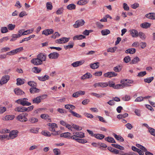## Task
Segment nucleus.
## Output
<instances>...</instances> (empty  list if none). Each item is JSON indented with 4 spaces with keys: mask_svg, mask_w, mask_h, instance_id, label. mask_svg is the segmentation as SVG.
<instances>
[{
    "mask_svg": "<svg viewBox=\"0 0 155 155\" xmlns=\"http://www.w3.org/2000/svg\"><path fill=\"white\" fill-rule=\"evenodd\" d=\"M31 62L33 64L36 65H38L42 64V62L40 59L38 57L36 58H33L31 60Z\"/></svg>",
    "mask_w": 155,
    "mask_h": 155,
    "instance_id": "6e6552de",
    "label": "nucleus"
},
{
    "mask_svg": "<svg viewBox=\"0 0 155 155\" xmlns=\"http://www.w3.org/2000/svg\"><path fill=\"white\" fill-rule=\"evenodd\" d=\"M54 155H60L61 154L60 151L59 149L55 148L53 150Z\"/></svg>",
    "mask_w": 155,
    "mask_h": 155,
    "instance_id": "864d4df0",
    "label": "nucleus"
},
{
    "mask_svg": "<svg viewBox=\"0 0 155 155\" xmlns=\"http://www.w3.org/2000/svg\"><path fill=\"white\" fill-rule=\"evenodd\" d=\"M104 140L105 141H106L108 142L112 143H116V141L114 139L111 137H105L104 138Z\"/></svg>",
    "mask_w": 155,
    "mask_h": 155,
    "instance_id": "cd10ccee",
    "label": "nucleus"
},
{
    "mask_svg": "<svg viewBox=\"0 0 155 155\" xmlns=\"http://www.w3.org/2000/svg\"><path fill=\"white\" fill-rule=\"evenodd\" d=\"M46 7L48 9L51 10L52 9V6L51 3L48 2L46 4Z\"/></svg>",
    "mask_w": 155,
    "mask_h": 155,
    "instance_id": "e2e57ef3",
    "label": "nucleus"
},
{
    "mask_svg": "<svg viewBox=\"0 0 155 155\" xmlns=\"http://www.w3.org/2000/svg\"><path fill=\"white\" fill-rule=\"evenodd\" d=\"M120 83L121 84H120L119 89H122L125 87H129L131 86L130 85L128 84V83L127 82H125L124 79L121 80Z\"/></svg>",
    "mask_w": 155,
    "mask_h": 155,
    "instance_id": "9d476101",
    "label": "nucleus"
},
{
    "mask_svg": "<svg viewBox=\"0 0 155 155\" xmlns=\"http://www.w3.org/2000/svg\"><path fill=\"white\" fill-rule=\"evenodd\" d=\"M128 115L127 113H125L124 114H119L117 115V117L118 119H122L127 117Z\"/></svg>",
    "mask_w": 155,
    "mask_h": 155,
    "instance_id": "a18cd8bd",
    "label": "nucleus"
},
{
    "mask_svg": "<svg viewBox=\"0 0 155 155\" xmlns=\"http://www.w3.org/2000/svg\"><path fill=\"white\" fill-rule=\"evenodd\" d=\"M8 31L7 28L6 27H2L1 28V32L2 33H4Z\"/></svg>",
    "mask_w": 155,
    "mask_h": 155,
    "instance_id": "69168bd1",
    "label": "nucleus"
},
{
    "mask_svg": "<svg viewBox=\"0 0 155 155\" xmlns=\"http://www.w3.org/2000/svg\"><path fill=\"white\" fill-rule=\"evenodd\" d=\"M10 130L7 129H4L0 131V133L2 134H5L9 133Z\"/></svg>",
    "mask_w": 155,
    "mask_h": 155,
    "instance_id": "0e129e2a",
    "label": "nucleus"
},
{
    "mask_svg": "<svg viewBox=\"0 0 155 155\" xmlns=\"http://www.w3.org/2000/svg\"><path fill=\"white\" fill-rule=\"evenodd\" d=\"M101 33L103 35H106L110 33V31L108 29H104L101 31Z\"/></svg>",
    "mask_w": 155,
    "mask_h": 155,
    "instance_id": "37998d69",
    "label": "nucleus"
},
{
    "mask_svg": "<svg viewBox=\"0 0 155 155\" xmlns=\"http://www.w3.org/2000/svg\"><path fill=\"white\" fill-rule=\"evenodd\" d=\"M15 118V116L13 115H8L6 116L4 120H11Z\"/></svg>",
    "mask_w": 155,
    "mask_h": 155,
    "instance_id": "ea45409f",
    "label": "nucleus"
},
{
    "mask_svg": "<svg viewBox=\"0 0 155 155\" xmlns=\"http://www.w3.org/2000/svg\"><path fill=\"white\" fill-rule=\"evenodd\" d=\"M75 140L78 143H84L87 142V140L84 139L78 138V139H76Z\"/></svg>",
    "mask_w": 155,
    "mask_h": 155,
    "instance_id": "603ef678",
    "label": "nucleus"
},
{
    "mask_svg": "<svg viewBox=\"0 0 155 155\" xmlns=\"http://www.w3.org/2000/svg\"><path fill=\"white\" fill-rule=\"evenodd\" d=\"M28 121L31 124H34L38 122V120L34 117H31L28 119Z\"/></svg>",
    "mask_w": 155,
    "mask_h": 155,
    "instance_id": "c756f323",
    "label": "nucleus"
},
{
    "mask_svg": "<svg viewBox=\"0 0 155 155\" xmlns=\"http://www.w3.org/2000/svg\"><path fill=\"white\" fill-rule=\"evenodd\" d=\"M60 36V35L58 32H55L51 36V38L55 39L57 38H58Z\"/></svg>",
    "mask_w": 155,
    "mask_h": 155,
    "instance_id": "680f3d73",
    "label": "nucleus"
},
{
    "mask_svg": "<svg viewBox=\"0 0 155 155\" xmlns=\"http://www.w3.org/2000/svg\"><path fill=\"white\" fill-rule=\"evenodd\" d=\"M41 134L43 135L46 136L50 137L51 136V134L48 131H42Z\"/></svg>",
    "mask_w": 155,
    "mask_h": 155,
    "instance_id": "6e6d98bb",
    "label": "nucleus"
},
{
    "mask_svg": "<svg viewBox=\"0 0 155 155\" xmlns=\"http://www.w3.org/2000/svg\"><path fill=\"white\" fill-rule=\"evenodd\" d=\"M149 132L150 134L153 136H155V130L151 127L149 128Z\"/></svg>",
    "mask_w": 155,
    "mask_h": 155,
    "instance_id": "8fccbe9b",
    "label": "nucleus"
},
{
    "mask_svg": "<svg viewBox=\"0 0 155 155\" xmlns=\"http://www.w3.org/2000/svg\"><path fill=\"white\" fill-rule=\"evenodd\" d=\"M73 135L71 136V139L76 140L78 139V137L82 138L84 137V133L81 132H77L73 133Z\"/></svg>",
    "mask_w": 155,
    "mask_h": 155,
    "instance_id": "f03ea898",
    "label": "nucleus"
},
{
    "mask_svg": "<svg viewBox=\"0 0 155 155\" xmlns=\"http://www.w3.org/2000/svg\"><path fill=\"white\" fill-rule=\"evenodd\" d=\"M70 38L63 37L56 40L55 42L58 44L65 43L68 42L70 40Z\"/></svg>",
    "mask_w": 155,
    "mask_h": 155,
    "instance_id": "423d86ee",
    "label": "nucleus"
},
{
    "mask_svg": "<svg viewBox=\"0 0 155 155\" xmlns=\"http://www.w3.org/2000/svg\"><path fill=\"white\" fill-rule=\"evenodd\" d=\"M99 66V63L98 62L94 63L93 64H91L90 65V67L92 69H96Z\"/></svg>",
    "mask_w": 155,
    "mask_h": 155,
    "instance_id": "a878e982",
    "label": "nucleus"
},
{
    "mask_svg": "<svg viewBox=\"0 0 155 155\" xmlns=\"http://www.w3.org/2000/svg\"><path fill=\"white\" fill-rule=\"evenodd\" d=\"M17 54L15 50H13L10 52L7 53L6 55H13Z\"/></svg>",
    "mask_w": 155,
    "mask_h": 155,
    "instance_id": "338daca9",
    "label": "nucleus"
},
{
    "mask_svg": "<svg viewBox=\"0 0 155 155\" xmlns=\"http://www.w3.org/2000/svg\"><path fill=\"white\" fill-rule=\"evenodd\" d=\"M72 127L77 130H81L82 128L81 127L79 126L76 124H72Z\"/></svg>",
    "mask_w": 155,
    "mask_h": 155,
    "instance_id": "3c124183",
    "label": "nucleus"
},
{
    "mask_svg": "<svg viewBox=\"0 0 155 155\" xmlns=\"http://www.w3.org/2000/svg\"><path fill=\"white\" fill-rule=\"evenodd\" d=\"M85 21L83 20H78L75 22V24L73 25V27L75 28H78L83 25Z\"/></svg>",
    "mask_w": 155,
    "mask_h": 155,
    "instance_id": "0eeeda50",
    "label": "nucleus"
},
{
    "mask_svg": "<svg viewBox=\"0 0 155 155\" xmlns=\"http://www.w3.org/2000/svg\"><path fill=\"white\" fill-rule=\"evenodd\" d=\"M117 49V47H114L113 48H109L107 50V51L108 52H114Z\"/></svg>",
    "mask_w": 155,
    "mask_h": 155,
    "instance_id": "052dcab7",
    "label": "nucleus"
},
{
    "mask_svg": "<svg viewBox=\"0 0 155 155\" xmlns=\"http://www.w3.org/2000/svg\"><path fill=\"white\" fill-rule=\"evenodd\" d=\"M53 32L54 31L52 29H47L44 30L42 32V34L46 35H48L53 33Z\"/></svg>",
    "mask_w": 155,
    "mask_h": 155,
    "instance_id": "6ab92c4d",
    "label": "nucleus"
},
{
    "mask_svg": "<svg viewBox=\"0 0 155 155\" xmlns=\"http://www.w3.org/2000/svg\"><path fill=\"white\" fill-rule=\"evenodd\" d=\"M123 7L125 11H129V7L127 4L126 3H124L123 4Z\"/></svg>",
    "mask_w": 155,
    "mask_h": 155,
    "instance_id": "4d7b16f0",
    "label": "nucleus"
},
{
    "mask_svg": "<svg viewBox=\"0 0 155 155\" xmlns=\"http://www.w3.org/2000/svg\"><path fill=\"white\" fill-rule=\"evenodd\" d=\"M154 78L151 77L144 79V81L146 83H150L153 79Z\"/></svg>",
    "mask_w": 155,
    "mask_h": 155,
    "instance_id": "c03bdc74",
    "label": "nucleus"
},
{
    "mask_svg": "<svg viewBox=\"0 0 155 155\" xmlns=\"http://www.w3.org/2000/svg\"><path fill=\"white\" fill-rule=\"evenodd\" d=\"M122 99L124 101H128L130 99V97L128 95H125L122 97Z\"/></svg>",
    "mask_w": 155,
    "mask_h": 155,
    "instance_id": "5fc2aeb1",
    "label": "nucleus"
},
{
    "mask_svg": "<svg viewBox=\"0 0 155 155\" xmlns=\"http://www.w3.org/2000/svg\"><path fill=\"white\" fill-rule=\"evenodd\" d=\"M61 137H64L68 139H71V134L68 132H65L60 134Z\"/></svg>",
    "mask_w": 155,
    "mask_h": 155,
    "instance_id": "4468645a",
    "label": "nucleus"
},
{
    "mask_svg": "<svg viewBox=\"0 0 155 155\" xmlns=\"http://www.w3.org/2000/svg\"><path fill=\"white\" fill-rule=\"evenodd\" d=\"M94 137L97 139L102 140L105 137L104 135L100 134H95Z\"/></svg>",
    "mask_w": 155,
    "mask_h": 155,
    "instance_id": "79ce46f5",
    "label": "nucleus"
},
{
    "mask_svg": "<svg viewBox=\"0 0 155 155\" xmlns=\"http://www.w3.org/2000/svg\"><path fill=\"white\" fill-rule=\"evenodd\" d=\"M10 76L7 75L3 76L0 80V84L2 85L6 84L9 80Z\"/></svg>",
    "mask_w": 155,
    "mask_h": 155,
    "instance_id": "39448f33",
    "label": "nucleus"
},
{
    "mask_svg": "<svg viewBox=\"0 0 155 155\" xmlns=\"http://www.w3.org/2000/svg\"><path fill=\"white\" fill-rule=\"evenodd\" d=\"M38 79L41 81H44L48 80L49 78V76L48 75H45L44 76H38Z\"/></svg>",
    "mask_w": 155,
    "mask_h": 155,
    "instance_id": "c85d7f7f",
    "label": "nucleus"
},
{
    "mask_svg": "<svg viewBox=\"0 0 155 155\" xmlns=\"http://www.w3.org/2000/svg\"><path fill=\"white\" fill-rule=\"evenodd\" d=\"M111 146L116 148L120 149V150H123L124 149V147L117 144H112Z\"/></svg>",
    "mask_w": 155,
    "mask_h": 155,
    "instance_id": "4c0bfd02",
    "label": "nucleus"
},
{
    "mask_svg": "<svg viewBox=\"0 0 155 155\" xmlns=\"http://www.w3.org/2000/svg\"><path fill=\"white\" fill-rule=\"evenodd\" d=\"M117 73L113 71H110L105 73L104 75V77L111 78L115 77L117 76Z\"/></svg>",
    "mask_w": 155,
    "mask_h": 155,
    "instance_id": "1a4fd4ad",
    "label": "nucleus"
},
{
    "mask_svg": "<svg viewBox=\"0 0 155 155\" xmlns=\"http://www.w3.org/2000/svg\"><path fill=\"white\" fill-rule=\"evenodd\" d=\"M59 54L57 52H54L50 53L48 56L50 59H55L59 57Z\"/></svg>",
    "mask_w": 155,
    "mask_h": 155,
    "instance_id": "f8f14e48",
    "label": "nucleus"
},
{
    "mask_svg": "<svg viewBox=\"0 0 155 155\" xmlns=\"http://www.w3.org/2000/svg\"><path fill=\"white\" fill-rule=\"evenodd\" d=\"M92 77V75L90 73H86L81 78V79L84 80L87 78H89Z\"/></svg>",
    "mask_w": 155,
    "mask_h": 155,
    "instance_id": "7c9ffc66",
    "label": "nucleus"
},
{
    "mask_svg": "<svg viewBox=\"0 0 155 155\" xmlns=\"http://www.w3.org/2000/svg\"><path fill=\"white\" fill-rule=\"evenodd\" d=\"M28 115V114L27 113H23L18 115L16 117V119L21 122H26L28 120L26 117Z\"/></svg>",
    "mask_w": 155,
    "mask_h": 155,
    "instance_id": "f257e3e1",
    "label": "nucleus"
},
{
    "mask_svg": "<svg viewBox=\"0 0 155 155\" xmlns=\"http://www.w3.org/2000/svg\"><path fill=\"white\" fill-rule=\"evenodd\" d=\"M108 84L110 87H112L114 89H119L120 88V84L115 85V83L113 81H109Z\"/></svg>",
    "mask_w": 155,
    "mask_h": 155,
    "instance_id": "9b49d317",
    "label": "nucleus"
},
{
    "mask_svg": "<svg viewBox=\"0 0 155 155\" xmlns=\"http://www.w3.org/2000/svg\"><path fill=\"white\" fill-rule=\"evenodd\" d=\"M75 5L73 4L69 5L67 7V8L70 10L74 9L75 8Z\"/></svg>",
    "mask_w": 155,
    "mask_h": 155,
    "instance_id": "49530a36",
    "label": "nucleus"
},
{
    "mask_svg": "<svg viewBox=\"0 0 155 155\" xmlns=\"http://www.w3.org/2000/svg\"><path fill=\"white\" fill-rule=\"evenodd\" d=\"M146 74V71H141L138 74L137 76L139 77H142L144 76Z\"/></svg>",
    "mask_w": 155,
    "mask_h": 155,
    "instance_id": "774afa93",
    "label": "nucleus"
},
{
    "mask_svg": "<svg viewBox=\"0 0 155 155\" xmlns=\"http://www.w3.org/2000/svg\"><path fill=\"white\" fill-rule=\"evenodd\" d=\"M69 112H70L72 115L75 117L78 118H81L82 117L79 114L77 113L74 112V111H72V110H70L69 111Z\"/></svg>",
    "mask_w": 155,
    "mask_h": 155,
    "instance_id": "f704fd0d",
    "label": "nucleus"
},
{
    "mask_svg": "<svg viewBox=\"0 0 155 155\" xmlns=\"http://www.w3.org/2000/svg\"><path fill=\"white\" fill-rule=\"evenodd\" d=\"M138 36L142 39H144L146 38L145 35L144 33L141 32H140L138 33Z\"/></svg>",
    "mask_w": 155,
    "mask_h": 155,
    "instance_id": "09e8293b",
    "label": "nucleus"
},
{
    "mask_svg": "<svg viewBox=\"0 0 155 155\" xmlns=\"http://www.w3.org/2000/svg\"><path fill=\"white\" fill-rule=\"evenodd\" d=\"M130 34L133 38L137 37L138 36V31L135 29H132L130 31Z\"/></svg>",
    "mask_w": 155,
    "mask_h": 155,
    "instance_id": "2eb2a0df",
    "label": "nucleus"
},
{
    "mask_svg": "<svg viewBox=\"0 0 155 155\" xmlns=\"http://www.w3.org/2000/svg\"><path fill=\"white\" fill-rule=\"evenodd\" d=\"M15 111L19 112H23L27 111L26 107H17L15 108Z\"/></svg>",
    "mask_w": 155,
    "mask_h": 155,
    "instance_id": "4be33fe9",
    "label": "nucleus"
},
{
    "mask_svg": "<svg viewBox=\"0 0 155 155\" xmlns=\"http://www.w3.org/2000/svg\"><path fill=\"white\" fill-rule=\"evenodd\" d=\"M30 91L31 94H34L35 93H38L40 90L35 87H32L30 88Z\"/></svg>",
    "mask_w": 155,
    "mask_h": 155,
    "instance_id": "bb28decb",
    "label": "nucleus"
},
{
    "mask_svg": "<svg viewBox=\"0 0 155 155\" xmlns=\"http://www.w3.org/2000/svg\"><path fill=\"white\" fill-rule=\"evenodd\" d=\"M86 36L83 35H76L74 36L73 38V40H82L83 39L85 38Z\"/></svg>",
    "mask_w": 155,
    "mask_h": 155,
    "instance_id": "5701e85b",
    "label": "nucleus"
},
{
    "mask_svg": "<svg viewBox=\"0 0 155 155\" xmlns=\"http://www.w3.org/2000/svg\"><path fill=\"white\" fill-rule=\"evenodd\" d=\"M15 94L17 95H21L24 94V92L19 88H16L14 90Z\"/></svg>",
    "mask_w": 155,
    "mask_h": 155,
    "instance_id": "b1692460",
    "label": "nucleus"
},
{
    "mask_svg": "<svg viewBox=\"0 0 155 155\" xmlns=\"http://www.w3.org/2000/svg\"><path fill=\"white\" fill-rule=\"evenodd\" d=\"M91 95L94 96L98 98H101L103 96L105 95V93H101L100 94H98L94 93H92L91 94Z\"/></svg>",
    "mask_w": 155,
    "mask_h": 155,
    "instance_id": "c9c22d12",
    "label": "nucleus"
},
{
    "mask_svg": "<svg viewBox=\"0 0 155 155\" xmlns=\"http://www.w3.org/2000/svg\"><path fill=\"white\" fill-rule=\"evenodd\" d=\"M136 50L135 48H129L126 50L125 51V52L126 53H130V54H133L136 52Z\"/></svg>",
    "mask_w": 155,
    "mask_h": 155,
    "instance_id": "473e14b6",
    "label": "nucleus"
},
{
    "mask_svg": "<svg viewBox=\"0 0 155 155\" xmlns=\"http://www.w3.org/2000/svg\"><path fill=\"white\" fill-rule=\"evenodd\" d=\"M28 84L31 87H36L37 84L36 82L34 81H30L28 82Z\"/></svg>",
    "mask_w": 155,
    "mask_h": 155,
    "instance_id": "de8ad7c7",
    "label": "nucleus"
},
{
    "mask_svg": "<svg viewBox=\"0 0 155 155\" xmlns=\"http://www.w3.org/2000/svg\"><path fill=\"white\" fill-rule=\"evenodd\" d=\"M150 24L148 22H144L140 25V26L143 28H147L150 26Z\"/></svg>",
    "mask_w": 155,
    "mask_h": 155,
    "instance_id": "2f4dec72",
    "label": "nucleus"
},
{
    "mask_svg": "<svg viewBox=\"0 0 155 155\" xmlns=\"http://www.w3.org/2000/svg\"><path fill=\"white\" fill-rule=\"evenodd\" d=\"M25 80L24 79L18 78L17 79L16 84L17 85H20L23 84L25 82Z\"/></svg>",
    "mask_w": 155,
    "mask_h": 155,
    "instance_id": "393cba45",
    "label": "nucleus"
},
{
    "mask_svg": "<svg viewBox=\"0 0 155 155\" xmlns=\"http://www.w3.org/2000/svg\"><path fill=\"white\" fill-rule=\"evenodd\" d=\"M140 61V59L139 58L136 57L134 58L130 62L131 64H136L138 62Z\"/></svg>",
    "mask_w": 155,
    "mask_h": 155,
    "instance_id": "58836bf2",
    "label": "nucleus"
},
{
    "mask_svg": "<svg viewBox=\"0 0 155 155\" xmlns=\"http://www.w3.org/2000/svg\"><path fill=\"white\" fill-rule=\"evenodd\" d=\"M88 1L89 0H80L77 2V4L79 5H84L87 4Z\"/></svg>",
    "mask_w": 155,
    "mask_h": 155,
    "instance_id": "72a5a7b5",
    "label": "nucleus"
},
{
    "mask_svg": "<svg viewBox=\"0 0 155 155\" xmlns=\"http://www.w3.org/2000/svg\"><path fill=\"white\" fill-rule=\"evenodd\" d=\"M28 99L27 98H23L21 99H19L16 100L15 101L19 104H20L23 106H29L31 105V103L27 101Z\"/></svg>",
    "mask_w": 155,
    "mask_h": 155,
    "instance_id": "7ed1b4c3",
    "label": "nucleus"
},
{
    "mask_svg": "<svg viewBox=\"0 0 155 155\" xmlns=\"http://www.w3.org/2000/svg\"><path fill=\"white\" fill-rule=\"evenodd\" d=\"M85 93V91H77L74 93L72 95V97H74L77 98L80 95H84Z\"/></svg>",
    "mask_w": 155,
    "mask_h": 155,
    "instance_id": "dca6fc26",
    "label": "nucleus"
},
{
    "mask_svg": "<svg viewBox=\"0 0 155 155\" xmlns=\"http://www.w3.org/2000/svg\"><path fill=\"white\" fill-rule=\"evenodd\" d=\"M38 129L37 128H33L30 130V131L31 133L37 134L38 132Z\"/></svg>",
    "mask_w": 155,
    "mask_h": 155,
    "instance_id": "13d9d810",
    "label": "nucleus"
},
{
    "mask_svg": "<svg viewBox=\"0 0 155 155\" xmlns=\"http://www.w3.org/2000/svg\"><path fill=\"white\" fill-rule=\"evenodd\" d=\"M84 60H82L79 61H77L74 62L71 64V65L74 67H76L84 63Z\"/></svg>",
    "mask_w": 155,
    "mask_h": 155,
    "instance_id": "a211bd4d",
    "label": "nucleus"
},
{
    "mask_svg": "<svg viewBox=\"0 0 155 155\" xmlns=\"http://www.w3.org/2000/svg\"><path fill=\"white\" fill-rule=\"evenodd\" d=\"M44 96L43 95L42 96H39L36 98H35L32 100L33 103L38 104L41 102V100L42 99V97Z\"/></svg>",
    "mask_w": 155,
    "mask_h": 155,
    "instance_id": "f3484780",
    "label": "nucleus"
},
{
    "mask_svg": "<svg viewBox=\"0 0 155 155\" xmlns=\"http://www.w3.org/2000/svg\"><path fill=\"white\" fill-rule=\"evenodd\" d=\"M18 131L17 130H13L10 132L9 136H8V139L12 140L14 139L18 136Z\"/></svg>",
    "mask_w": 155,
    "mask_h": 155,
    "instance_id": "20e7f679",
    "label": "nucleus"
},
{
    "mask_svg": "<svg viewBox=\"0 0 155 155\" xmlns=\"http://www.w3.org/2000/svg\"><path fill=\"white\" fill-rule=\"evenodd\" d=\"M48 125L49 127V129L50 130L52 131H55V128L58 127L57 124L55 123H49Z\"/></svg>",
    "mask_w": 155,
    "mask_h": 155,
    "instance_id": "ddd939ff",
    "label": "nucleus"
},
{
    "mask_svg": "<svg viewBox=\"0 0 155 155\" xmlns=\"http://www.w3.org/2000/svg\"><path fill=\"white\" fill-rule=\"evenodd\" d=\"M37 57L40 59V60L41 61L43 62V61H45L46 57V55L45 54L41 53L38 55Z\"/></svg>",
    "mask_w": 155,
    "mask_h": 155,
    "instance_id": "aec40b11",
    "label": "nucleus"
},
{
    "mask_svg": "<svg viewBox=\"0 0 155 155\" xmlns=\"http://www.w3.org/2000/svg\"><path fill=\"white\" fill-rule=\"evenodd\" d=\"M145 17L150 19H155V13L153 12L149 13L146 14Z\"/></svg>",
    "mask_w": 155,
    "mask_h": 155,
    "instance_id": "412c9836",
    "label": "nucleus"
},
{
    "mask_svg": "<svg viewBox=\"0 0 155 155\" xmlns=\"http://www.w3.org/2000/svg\"><path fill=\"white\" fill-rule=\"evenodd\" d=\"M122 68V65H119L114 67L113 70L116 72H119L121 70Z\"/></svg>",
    "mask_w": 155,
    "mask_h": 155,
    "instance_id": "e433bc0d",
    "label": "nucleus"
},
{
    "mask_svg": "<svg viewBox=\"0 0 155 155\" xmlns=\"http://www.w3.org/2000/svg\"><path fill=\"white\" fill-rule=\"evenodd\" d=\"M15 25H13L12 24H9L8 25V28L10 30H13L15 28Z\"/></svg>",
    "mask_w": 155,
    "mask_h": 155,
    "instance_id": "bf43d9fd",
    "label": "nucleus"
},
{
    "mask_svg": "<svg viewBox=\"0 0 155 155\" xmlns=\"http://www.w3.org/2000/svg\"><path fill=\"white\" fill-rule=\"evenodd\" d=\"M41 70L40 68H38L37 67H34L32 69V71L36 73H40Z\"/></svg>",
    "mask_w": 155,
    "mask_h": 155,
    "instance_id": "a19ab883",
    "label": "nucleus"
}]
</instances>
